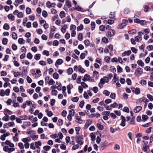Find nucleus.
I'll list each match as a JSON object with an SVG mask.
<instances>
[{
	"label": "nucleus",
	"instance_id": "1",
	"mask_svg": "<svg viewBox=\"0 0 153 153\" xmlns=\"http://www.w3.org/2000/svg\"><path fill=\"white\" fill-rule=\"evenodd\" d=\"M108 78L104 76L100 79V81L98 84V86L101 88L102 87L103 85L104 84L105 82L108 83Z\"/></svg>",
	"mask_w": 153,
	"mask_h": 153
},
{
	"label": "nucleus",
	"instance_id": "2",
	"mask_svg": "<svg viewBox=\"0 0 153 153\" xmlns=\"http://www.w3.org/2000/svg\"><path fill=\"white\" fill-rule=\"evenodd\" d=\"M83 138L82 136H78L76 137L75 141L79 145H82L84 143Z\"/></svg>",
	"mask_w": 153,
	"mask_h": 153
},
{
	"label": "nucleus",
	"instance_id": "3",
	"mask_svg": "<svg viewBox=\"0 0 153 153\" xmlns=\"http://www.w3.org/2000/svg\"><path fill=\"white\" fill-rule=\"evenodd\" d=\"M128 21L125 19H124L122 21V23L118 25L117 28L119 29H122L126 25Z\"/></svg>",
	"mask_w": 153,
	"mask_h": 153
},
{
	"label": "nucleus",
	"instance_id": "4",
	"mask_svg": "<svg viewBox=\"0 0 153 153\" xmlns=\"http://www.w3.org/2000/svg\"><path fill=\"white\" fill-rule=\"evenodd\" d=\"M3 150L5 152L10 153L15 150L14 148H9L8 146H5L3 148Z\"/></svg>",
	"mask_w": 153,
	"mask_h": 153
},
{
	"label": "nucleus",
	"instance_id": "5",
	"mask_svg": "<svg viewBox=\"0 0 153 153\" xmlns=\"http://www.w3.org/2000/svg\"><path fill=\"white\" fill-rule=\"evenodd\" d=\"M143 72V69L140 68H137L135 71V74L138 76H139Z\"/></svg>",
	"mask_w": 153,
	"mask_h": 153
},
{
	"label": "nucleus",
	"instance_id": "6",
	"mask_svg": "<svg viewBox=\"0 0 153 153\" xmlns=\"http://www.w3.org/2000/svg\"><path fill=\"white\" fill-rule=\"evenodd\" d=\"M115 34V31L113 29L110 30L107 32L108 36L111 37L114 36Z\"/></svg>",
	"mask_w": 153,
	"mask_h": 153
},
{
	"label": "nucleus",
	"instance_id": "7",
	"mask_svg": "<svg viewBox=\"0 0 153 153\" xmlns=\"http://www.w3.org/2000/svg\"><path fill=\"white\" fill-rule=\"evenodd\" d=\"M92 123V121L90 120H88L86 122L84 128L85 129H87L88 127Z\"/></svg>",
	"mask_w": 153,
	"mask_h": 153
},
{
	"label": "nucleus",
	"instance_id": "8",
	"mask_svg": "<svg viewBox=\"0 0 153 153\" xmlns=\"http://www.w3.org/2000/svg\"><path fill=\"white\" fill-rule=\"evenodd\" d=\"M131 89L132 91L134 92L135 94H140V90L139 88H135L133 87L131 88Z\"/></svg>",
	"mask_w": 153,
	"mask_h": 153
},
{
	"label": "nucleus",
	"instance_id": "9",
	"mask_svg": "<svg viewBox=\"0 0 153 153\" xmlns=\"http://www.w3.org/2000/svg\"><path fill=\"white\" fill-rule=\"evenodd\" d=\"M56 5L55 3H51L49 1H48L46 3V7L48 8H51V7H54Z\"/></svg>",
	"mask_w": 153,
	"mask_h": 153
},
{
	"label": "nucleus",
	"instance_id": "10",
	"mask_svg": "<svg viewBox=\"0 0 153 153\" xmlns=\"http://www.w3.org/2000/svg\"><path fill=\"white\" fill-rule=\"evenodd\" d=\"M90 76L89 75L86 74L85 75L84 78L82 79L83 82H86L90 80Z\"/></svg>",
	"mask_w": 153,
	"mask_h": 153
},
{
	"label": "nucleus",
	"instance_id": "11",
	"mask_svg": "<svg viewBox=\"0 0 153 153\" xmlns=\"http://www.w3.org/2000/svg\"><path fill=\"white\" fill-rule=\"evenodd\" d=\"M76 117V121L77 122L79 123H81L82 122V120L81 119V117L78 116L77 114H76L75 115Z\"/></svg>",
	"mask_w": 153,
	"mask_h": 153
},
{
	"label": "nucleus",
	"instance_id": "12",
	"mask_svg": "<svg viewBox=\"0 0 153 153\" xmlns=\"http://www.w3.org/2000/svg\"><path fill=\"white\" fill-rule=\"evenodd\" d=\"M122 121L120 124V125L124 127L125 126V123L126 122L125 117L123 116H121Z\"/></svg>",
	"mask_w": 153,
	"mask_h": 153
},
{
	"label": "nucleus",
	"instance_id": "13",
	"mask_svg": "<svg viewBox=\"0 0 153 153\" xmlns=\"http://www.w3.org/2000/svg\"><path fill=\"white\" fill-rule=\"evenodd\" d=\"M142 109V107L140 106H137L134 109V112L135 113H138Z\"/></svg>",
	"mask_w": 153,
	"mask_h": 153
},
{
	"label": "nucleus",
	"instance_id": "14",
	"mask_svg": "<svg viewBox=\"0 0 153 153\" xmlns=\"http://www.w3.org/2000/svg\"><path fill=\"white\" fill-rule=\"evenodd\" d=\"M23 2V0H17L15 1L14 4L16 7H17L20 4H22Z\"/></svg>",
	"mask_w": 153,
	"mask_h": 153
},
{
	"label": "nucleus",
	"instance_id": "15",
	"mask_svg": "<svg viewBox=\"0 0 153 153\" xmlns=\"http://www.w3.org/2000/svg\"><path fill=\"white\" fill-rule=\"evenodd\" d=\"M35 145L36 147L37 148H39V146H40L42 145V143L40 141H38L35 142Z\"/></svg>",
	"mask_w": 153,
	"mask_h": 153
},
{
	"label": "nucleus",
	"instance_id": "16",
	"mask_svg": "<svg viewBox=\"0 0 153 153\" xmlns=\"http://www.w3.org/2000/svg\"><path fill=\"white\" fill-rule=\"evenodd\" d=\"M63 63V60L62 59H58L56 63H55V65L56 66V64L57 65H61Z\"/></svg>",
	"mask_w": 153,
	"mask_h": 153
},
{
	"label": "nucleus",
	"instance_id": "17",
	"mask_svg": "<svg viewBox=\"0 0 153 153\" xmlns=\"http://www.w3.org/2000/svg\"><path fill=\"white\" fill-rule=\"evenodd\" d=\"M65 13L64 11H62L59 13V16L61 18H63L65 17Z\"/></svg>",
	"mask_w": 153,
	"mask_h": 153
},
{
	"label": "nucleus",
	"instance_id": "18",
	"mask_svg": "<svg viewBox=\"0 0 153 153\" xmlns=\"http://www.w3.org/2000/svg\"><path fill=\"white\" fill-rule=\"evenodd\" d=\"M4 114L6 116H4L2 118V120H4L5 121H7L9 120V119H8V117H9V116L6 114L5 113H4Z\"/></svg>",
	"mask_w": 153,
	"mask_h": 153
},
{
	"label": "nucleus",
	"instance_id": "19",
	"mask_svg": "<svg viewBox=\"0 0 153 153\" xmlns=\"http://www.w3.org/2000/svg\"><path fill=\"white\" fill-rule=\"evenodd\" d=\"M18 42L19 44H24L25 42V40L22 38H20L18 40Z\"/></svg>",
	"mask_w": 153,
	"mask_h": 153
},
{
	"label": "nucleus",
	"instance_id": "20",
	"mask_svg": "<svg viewBox=\"0 0 153 153\" xmlns=\"http://www.w3.org/2000/svg\"><path fill=\"white\" fill-rule=\"evenodd\" d=\"M8 18L11 19L12 21H13L15 19L14 16L12 14H10L7 16Z\"/></svg>",
	"mask_w": 153,
	"mask_h": 153
},
{
	"label": "nucleus",
	"instance_id": "21",
	"mask_svg": "<svg viewBox=\"0 0 153 153\" xmlns=\"http://www.w3.org/2000/svg\"><path fill=\"white\" fill-rule=\"evenodd\" d=\"M19 117L21 120H26L28 118L27 116L24 114L20 116Z\"/></svg>",
	"mask_w": 153,
	"mask_h": 153
},
{
	"label": "nucleus",
	"instance_id": "22",
	"mask_svg": "<svg viewBox=\"0 0 153 153\" xmlns=\"http://www.w3.org/2000/svg\"><path fill=\"white\" fill-rule=\"evenodd\" d=\"M104 21V22H105L106 23H107L109 25H111L113 24L114 22V21L111 19H109L108 21L105 20Z\"/></svg>",
	"mask_w": 153,
	"mask_h": 153
},
{
	"label": "nucleus",
	"instance_id": "23",
	"mask_svg": "<svg viewBox=\"0 0 153 153\" xmlns=\"http://www.w3.org/2000/svg\"><path fill=\"white\" fill-rule=\"evenodd\" d=\"M144 11L145 12H147L149 11L150 10V8L147 5H146L144 7Z\"/></svg>",
	"mask_w": 153,
	"mask_h": 153
},
{
	"label": "nucleus",
	"instance_id": "24",
	"mask_svg": "<svg viewBox=\"0 0 153 153\" xmlns=\"http://www.w3.org/2000/svg\"><path fill=\"white\" fill-rule=\"evenodd\" d=\"M143 120L144 122H145L148 118L149 117L147 115H143L142 116Z\"/></svg>",
	"mask_w": 153,
	"mask_h": 153
},
{
	"label": "nucleus",
	"instance_id": "25",
	"mask_svg": "<svg viewBox=\"0 0 153 153\" xmlns=\"http://www.w3.org/2000/svg\"><path fill=\"white\" fill-rule=\"evenodd\" d=\"M41 55L40 54L38 53L34 56V59L36 60H38L40 59Z\"/></svg>",
	"mask_w": 153,
	"mask_h": 153
},
{
	"label": "nucleus",
	"instance_id": "26",
	"mask_svg": "<svg viewBox=\"0 0 153 153\" xmlns=\"http://www.w3.org/2000/svg\"><path fill=\"white\" fill-rule=\"evenodd\" d=\"M8 41V39L7 38H4L2 40V43L4 45H6L7 44Z\"/></svg>",
	"mask_w": 153,
	"mask_h": 153
},
{
	"label": "nucleus",
	"instance_id": "27",
	"mask_svg": "<svg viewBox=\"0 0 153 153\" xmlns=\"http://www.w3.org/2000/svg\"><path fill=\"white\" fill-rule=\"evenodd\" d=\"M90 137H91V140L92 141H94L95 140V136L93 133H91L90 134Z\"/></svg>",
	"mask_w": 153,
	"mask_h": 153
},
{
	"label": "nucleus",
	"instance_id": "28",
	"mask_svg": "<svg viewBox=\"0 0 153 153\" xmlns=\"http://www.w3.org/2000/svg\"><path fill=\"white\" fill-rule=\"evenodd\" d=\"M79 147V145L78 144H75L74 145L72 148V150H75L78 149Z\"/></svg>",
	"mask_w": 153,
	"mask_h": 153
},
{
	"label": "nucleus",
	"instance_id": "29",
	"mask_svg": "<svg viewBox=\"0 0 153 153\" xmlns=\"http://www.w3.org/2000/svg\"><path fill=\"white\" fill-rule=\"evenodd\" d=\"M137 63L138 65L142 67L144 65V62L141 60H139L137 61Z\"/></svg>",
	"mask_w": 153,
	"mask_h": 153
},
{
	"label": "nucleus",
	"instance_id": "30",
	"mask_svg": "<svg viewBox=\"0 0 153 153\" xmlns=\"http://www.w3.org/2000/svg\"><path fill=\"white\" fill-rule=\"evenodd\" d=\"M142 37L139 36H137L135 38V40L137 42H139L142 40Z\"/></svg>",
	"mask_w": 153,
	"mask_h": 153
},
{
	"label": "nucleus",
	"instance_id": "31",
	"mask_svg": "<svg viewBox=\"0 0 153 153\" xmlns=\"http://www.w3.org/2000/svg\"><path fill=\"white\" fill-rule=\"evenodd\" d=\"M12 37L14 39H16L17 38V35L15 32H13L12 33Z\"/></svg>",
	"mask_w": 153,
	"mask_h": 153
},
{
	"label": "nucleus",
	"instance_id": "32",
	"mask_svg": "<svg viewBox=\"0 0 153 153\" xmlns=\"http://www.w3.org/2000/svg\"><path fill=\"white\" fill-rule=\"evenodd\" d=\"M56 83L58 85L56 87V88L58 90H61V87H62V85L60 83L58 82H56Z\"/></svg>",
	"mask_w": 153,
	"mask_h": 153
},
{
	"label": "nucleus",
	"instance_id": "33",
	"mask_svg": "<svg viewBox=\"0 0 153 153\" xmlns=\"http://www.w3.org/2000/svg\"><path fill=\"white\" fill-rule=\"evenodd\" d=\"M48 83L50 85H53L55 83L54 81L52 79H51L48 82Z\"/></svg>",
	"mask_w": 153,
	"mask_h": 153
},
{
	"label": "nucleus",
	"instance_id": "34",
	"mask_svg": "<svg viewBox=\"0 0 153 153\" xmlns=\"http://www.w3.org/2000/svg\"><path fill=\"white\" fill-rule=\"evenodd\" d=\"M78 39L80 41H81L82 40L83 35L81 33H79L78 37Z\"/></svg>",
	"mask_w": 153,
	"mask_h": 153
},
{
	"label": "nucleus",
	"instance_id": "35",
	"mask_svg": "<svg viewBox=\"0 0 153 153\" xmlns=\"http://www.w3.org/2000/svg\"><path fill=\"white\" fill-rule=\"evenodd\" d=\"M115 17L114 12H111L110 13L109 17L110 18H113Z\"/></svg>",
	"mask_w": 153,
	"mask_h": 153
},
{
	"label": "nucleus",
	"instance_id": "36",
	"mask_svg": "<svg viewBox=\"0 0 153 153\" xmlns=\"http://www.w3.org/2000/svg\"><path fill=\"white\" fill-rule=\"evenodd\" d=\"M82 8L79 6H77L74 8H72L71 9L72 10H75L79 11H80L81 10Z\"/></svg>",
	"mask_w": 153,
	"mask_h": 153
},
{
	"label": "nucleus",
	"instance_id": "37",
	"mask_svg": "<svg viewBox=\"0 0 153 153\" xmlns=\"http://www.w3.org/2000/svg\"><path fill=\"white\" fill-rule=\"evenodd\" d=\"M3 28L4 29L8 30L9 28V26L7 23H5L3 26Z\"/></svg>",
	"mask_w": 153,
	"mask_h": 153
},
{
	"label": "nucleus",
	"instance_id": "38",
	"mask_svg": "<svg viewBox=\"0 0 153 153\" xmlns=\"http://www.w3.org/2000/svg\"><path fill=\"white\" fill-rule=\"evenodd\" d=\"M79 99V98L77 97H73L71 98V100L73 102H78Z\"/></svg>",
	"mask_w": 153,
	"mask_h": 153
},
{
	"label": "nucleus",
	"instance_id": "39",
	"mask_svg": "<svg viewBox=\"0 0 153 153\" xmlns=\"http://www.w3.org/2000/svg\"><path fill=\"white\" fill-rule=\"evenodd\" d=\"M106 143L105 142H103L101 143L100 147V148L102 149L105 146Z\"/></svg>",
	"mask_w": 153,
	"mask_h": 153
},
{
	"label": "nucleus",
	"instance_id": "40",
	"mask_svg": "<svg viewBox=\"0 0 153 153\" xmlns=\"http://www.w3.org/2000/svg\"><path fill=\"white\" fill-rule=\"evenodd\" d=\"M129 34H134L136 33V31L135 29H132L128 32Z\"/></svg>",
	"mask_w": 153,
	"mask_h": 153
},
{
	"label": "nucleus",
	"instance_id": "41",
	"mask_svg": "<svg viewBox=\"0 0 153 153\" xmlns=\"http://www.w3.org/2000/svg\"><path fill=\"white\" fill-rule=\"evenodd\" d=\"M75 113V112L74 111V110L73 109H71V110H70L69 111V114H70L72 116H73L74 115V114Z\"/></svg>",
	"mask_w": 153,
	"mask_h": 153
},
{
	"label": "nucleus",
	"instance_id": "42",
	"mask_svg": "<svg viewBox=\"0 0 153 153\" xmlns=\"http://www.w3.org/2000/svg\"><path fill=\"white\" fill-rule=\"evenodd\" d=\"M43 149L46 151L49 150L51 148V147L48 146H44L43 147Z\"/></svg>",
	"mask_w": 153,
	"mask_h": 153
},
{
	"label": "nucleus",
	"instance_id": "43",
	"mask_svg": "<svg viewBox=\"0 0 153 153\" xmlns=\"http://www.w3.org/2000/svg\"><path fill=\"white\" fill-rule=\"evenodd\" d=\"M73 71L72 68H69L67 70V73L68 74H71L72 73Z\"/></svg>",
	"mask_w": 153,
	"mask_h": 153
},
{
	"label": "nucleus",
	"instance_id": "44",
	"mask_svg": "<svg viewBox=\"0 0 153 153\" xmlns=\"http://www.w3.org/2000/svg\"><path fill=\"white\" fill-rule=\"evenodd\" d=\"M81 84L82 87H83L84 88L88 87V85L84 82H81Z\"/></svg>",
	"mask_w": 153,
	"mask_h": 153
},
{
	"label": "nucleus",
	"instance_id": "45",
	"mask_svg": "<svg viewBox=\"0 0 153 153\" xmlns=\"http://www.w3.org/2000/svg\"><path fill=\"white\" fill-rule=\"evenodd\" d=\"M140 83L143 85H145L146 84V82L145 80L142 79L140 80Z\"/></svg>",
	"mask_w": 153,
	"mask_h": 153
},
{
	"label": "nucleus",
	"instance_id": "46",
	"mask_svg": "<svg viewBox=\"0 0 153 153\" xmlns=\"http://www.w3.org/2000/svg\"><path fill=\"white\" fill-rule=\"evenodd\" d=\"M52 94L53 95L56 96L58 93L57 91L55 90H53L51 91Z\"/></svg>",
	"mask_w": 153,
	"mask_h": 153
},
{
	"label": "nucleus",
	"instance_id": "47",
	"mask_svg": "<svg viewBox=\"0 0 153 153\" xmlns=\"http://www.w3.org/2000/svg\"><path fill=\"white\" fill-rule=\"evenodd\" d=\"M53 77L54 79H57L59 77L58 74L57 73H54L53 74Z\"/></svg>",
	"mask_w": 153,
	"mask_h": 153
},
{
	"label": "nucleus",
	"instance_id": "48",
	"mask_svg": "<svg viewBox=\"0 0 153 153\" xmlns=\"http://www.w3.org/2000/svg\"><path fill=\"white\" fill-rule=\"evenodd\" d=\"M83 29V26L81 24L79 26L77 27V30L79 31L82 30Z\"/></svg>",
	"mask_w": 153,
	"mask_h": 153
},
{
	"label": "nucleus",
	"instance_id": "49",
	"mask_svg": "<svg viewBox=\"0 0 153 153\" xmlns=\"http://www.w3.org/2000/svg\"><path fill=\"white\" fill-rule=\"evenodd\" d=\"M39 63L40 65L42 66H45L46 65V62L43 60L40 61L39 62Z\"/></svg>",
	"mask_w": 153,
	"mask_h": 153
},
{
	"label": "nucleus",
	"instance_id": "50",
	"mask_svg": "<svg viewBox=\"0 0 153 153\" xmlns=\"http://www.w3.org/2000/svg\"><path fill=\"white\" fill-rule=\"evenodd\" d=\"M15 77H17L19 76H20L22 74L20 73V72H14L13 73Z\"/></svg>",
	"mask_w": 153,
	"mask_h": 153
},
{
	"label": "nucleus",
	"instance_id": "51",
	"mask_svg": "<svg viewBox=\"0 0 153 153\" xmlns=\"http://www.w3.org/2000/svg\"><path fill=\"white\" fill-rule=\"evenodd\" d=\"M42 15L44 17H46L48 16V13L45 10H43L42 12Z\"/></svg>",
	"mask_w": 153,
	"mask_h": 153
},
{
	"label": "nucleus",
	"instance_id": "52",
	"mask_svg": "<svg viewBox=\"0 0 153 153\" xmlns=\"http://www.w3.org/2000/svg\"><path fill=\"white\" fill-rule=\"evenodd\" d=\"M92 30H94L95 28V24L94 22H91V24Z\"/></svg>",
	"mask_w": 153,
	"mask_h": 153
},
{
	"label": "nucleus",
	"instance_id": "53",
	"mask_svg": "<svg viewBox=\"0 0 153 153\" xmlns=\"http://www.w3.org/2000/svg\"><path fill=\"white\" fill-rule=\"evenodd\" d=\"M147 98L149 99V100L151 101H152L153 100V96L151 95L150 94H147Z\"/></svg>",
	"mask_w": 153,
	"mask_h": 153
},
{
	"label": "nucleus",
	"instance_id": "54",
	"mask_svg": "<svg viewBox=\"0 0 153 153\" xmlns=\"http://www.w3.org/2000/svg\"><path fill=\"white\" fill-rule=\"evenodd\" d=\"M66 4L68 8H70L71 7V4L68 0H66Z\"/></svg>",
	"mask_w": 153,
	"mask_h": 153
},
{
	"label": "nucleus",
	"instance_id": "55",
	"mask_svg": "<svg viewBox=\"0 0 153 153\" xmlns=\"http://www.w3.org/2000/svg\"><path fill=\"white\" fill-rule=\"evenodd\" d=\"M123 111L127 113H129V110L128 107H125L123 108Z\"/></svg>",
	"mask_w": 153,
	"mask_h": 153
},
{
	"label": "nucleus",
	"instance_id": "56",
	"mask_svg": "<svg viewBox=\"0 0 153 153\" xmlns=\"http://www.w3.org/2000/svg\"><path fill=\"white\" fill-rule=\"evenodd\" d=\"M25 124V126H30L31 124L30 122H25L23 123Z\"/></svg>",
	"mask_w": 153,
	"mask_h": 153
},
{
	"label": "nucleus",
	"instance_id": "57",
	"mask_svg": "<svg viewBox=\"0 0 153 153\" xmlns=\"http://www.w3.org/2000/svg\"><path fill=\"white\" fill-rule=\"evenodd\" d=\"M27 57L29 59H31L33 57V55L30 53H29L27 54Z\"/></svg>",
	"mask_w": 153,
	"mask_h": 153
},
{
	"label": "nucleus",
	"instance_id": "58",
	"mask_svg": "<svg viewBox=\"0 0 153 153\" xmlns=\"http://www.w3.org/2000/svg\"><path fill=\"white\" fill-rule=\"evenodd\" d=\"M118 80V77H117L116 76H115V75L114 76V77L112 79V82L114 83H115Z\"/></svg>",
	"mask_w": 153,
	"mask_h": 153
},
{
	"label": "nucleus",
	"instance_id": "59",
	"mask_svg": "<svg viewBox=\"0 0 153 153\" xmlns=\"http://www.w3.org/2000/svg\"><path fill=\"white\" fill-rule=\"evenodd\" d=\"M76 26L74 25H72L70 26V30H76Z\"/></svg>",
	"mask_w": 153,
	"mask_h": 153
},
{
	"label": "nucleus",
	"instance_id": "60",
	"mask_svg": "<svg viewBox=\"0 0 153 153\" xmlns=\"http://www.w3.org/2000/svg\"><path fill=\"white\" fill-rule=\"evenodd\" d=\"M110 113V112L109 111H105L102 113V114L103 115L109 116V114Z\"/></svg>",
	"mask_w": 153,
	"mask_h": 153
},
{
	"label": "nucleus",
	"instance_id": "61",
	"mask_svg": "<svg viewBox=\"0 0 153 153\" xmlns=\"http://www.w3.org/2000/svg\"><path fill=\"white\" fill-rule=\"evenodd\" d=\"M37 132L39 134H41L44 132V130L42 128H38Z\"/></svg>",
	"mask_w": 153,
	"mask_h": 153
},
{
	"label": "nucleus",
	"instance_id": "62",
	"mask_svg": "<svg viewBox=\"0 0 153 153\" xmlns=\"http://www.w3.org/2000/svg\"><path fill=\"white\" fill-rule=\"evenodd\" d=\"M97 126L99 129L100 130H102L103 129V126L99 123L97 124Z\"/></svg>",
	"mask_w": 153,
	"mask_h": 153
},
{
	"label": "nucleus",
	"instance_id": "63",
	"mask_svg": "<svg viewBox=\"0 0 153 153\" xmlns=\"http://www.w3.org/2000/svg\"><path fill=\"white\" fill-rule=\"evenodd\" d=\"M103 93V94H105L106 96H108L110 93V92L107 90H104Z\"/></svg>",
	"mask_w": 153,
	"mask_h": 153
},
{
	"label": "nucleus",
	"instance_id": "64",
	"mask_svg": "<svg viewBox=\"0 0 153 153\" xmlns=\"http://www.w3.org/2000/svg\"><path fill=\"white\" fill-rule=\"evenodd\" d=\"M26 12L27 14H30L31 12V9L29 7H27L26 8Z\"/></svg>",
	"mask_w": 153,
	"mask_h": 153
}]
</instances>
